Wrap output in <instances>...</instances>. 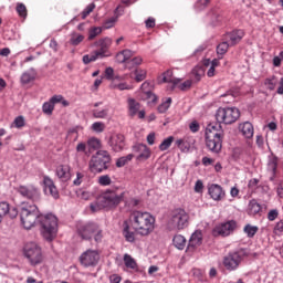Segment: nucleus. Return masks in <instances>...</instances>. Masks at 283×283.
<instances>
[{
    "label": "nucleus",
    "mask_w": 283,
    "mask_h": 283,
    "mask_svg": "<svg viewBox=\"0 0 283 283\" xmlns=\"http://www.w3.org/2000/svg\"><path fill=\"white\" fill-rule=\"evenodd\" d=\"M128 222L133 231H135L137 235H142V238L151 235V232L156 230V217L147 211H133Z\"/></svg>",
    "instance_id": "f257e3e1"
},
{
    "label": "nucleus",
    "mask_w": 283,
    "mask_h": 283,
    "mask_svg": "<svg viewBox=\"0 0 283 283\" xmlns=\"http://www.w3.org/2000/svg\"><path fill=\"white\" fill-rule=\"evenodd\" d=\"M224 132L220 124H209L206 128V147L212 154H220L222 151V138Z\"/></svg>",
    "instance_id": "f03ea898"
},
{
    "label": "nucleus",
    "mask_w": 283,
    "mask_h": 283,
    "mask_svg": "<svg viewBox=\"0 0 283 283\" xmlns=\"http://www.w3.org/2000/svg\"><path fill=\"white\" fill-rule=\"evenodd\" d=\"M38 224H40V231L44 240L52 242L56 238V233H59V219L56 216L52 213L40 214Z\"/></svg>",
    "instance_id": "7ed1b4c3"
},
{
    "label": "nucleus",
    "mask_w": 283,
    "mask_h": 283,
    "mask_svg": "<svg viewBox=\"0 0 283 283\" xmlns=\"http://www.w3.org/2000/svg\"><path fill=\"white\" fill-rule=\"evenodd\" d=\"M41 218V211L36 205H30L23 202L20 206V220L21 224L24 229L30 230L36 224H39V220Z\"/></svg>",
    "instance_id": "20e7f679"
},
{
    "label": "nucleus",
    "mask_w": 283,
    "mask_h": 283,
    "mask_svg": "<svg viewBox=\"0 0 283 283\" xmlns=\"http://www.w3.org/2000/svg\"><path fill=\"white\" fill-rule=\"evenodd\" d=\"M109 153L107 150H98L92 156L88 163V169L91 174H103L107 170V165H109Z\"/></svg>",
    "instance_id": "39448f33"
},
{
    "label": "nucleus",
    "mask_w": 283,
    "mask_h": 283,
    "mask_svg": "<svg viewBox=\"0 0 283 283\" xmlns=\"http://www.w3.org/2000/svg\"><path fill=\"white\" fill-rule=\"evenodd\" d=\"M189 227V213L185 209H176L168 221L169 231H182Z\"/></svg>",
    "instance_id": "423d86ee"
},
{
    "label": "nucleus",
    "mask_w": 283,
    "mask_h": 283,
    "mask_svg": "<svg viewBox=\"0 0 283 283\" xmlns=\"http://www.w3.org/2000/svg\"><path fill=\"white\" fill-rule=\"evenodd\" d=\"M77 233L82 240H92V238H94L95 242L103 240V230L94 222L80 224L77 227Z\"/></svg>",
    "instance_id": "0eeeda50"
},
{
    "label": "nucleus",
    "mask_w": 283,
    "mask_h": 283,
    "mask_svg": "<svg viewBox=\"0 0 283 283\" xmlns=\"http://www.w3.org/2000/svg\"><path fill=\"white\" fill-rule=\"evenodd\" d=\"M23 255L27 258L31 266H36L43 262V251L36 242H29L23 248Z\"/></svg>",
    "instance_id": "6e6552de"
},
{
    "label": "nucleus",
    "mask_w": 283,
    "mask_h": 283,
    "mask_svg": "<svg viewBox=\"0 0 283 283\" xmlns=\"http://www.w3.org/2000/svg\"><path fill=\"white\" fill-rule=\"evenodd\" d=\"M216 118L218 123L214 125H220L221 123H224V125H231L240 118V109L237 107L218 108Z\"/></svg>",
    "instance_id": "1a4fd4ad"
},
{
    "label": "nucleus",
    "mask_w": 283,
    "mask_h": 283,
    "mask_svg": "<svg viewBox=\"0 0 283 283\" xmlns=\"http://www.w3.org/2000/svg\"><path fill=\"white\" fill-rule=\"evenodd\" d=\"M123 196L125 193H117L114 190H106L99 196V202H102V207L105 209H114V207H118L123 200Z\"/></svg>",
    "instance_id": "9d476101"
},
{
    "label": "nucleus",
    "mask_w": 283,
    "mask_h": 283,
    "mask_svg": "<svg viewBox=\"0 0 283 283\" xmlns=\"http://www.w3.org/2000/svg\"><path fill=\"white\" fill-rule=\"evenodd\" d=\"M101 261V253L98 250L87 249L80 255V263L85 269H90V266H96Z\"/></svg>",
    "instance_id": "9b49d317"
},
{
    "label": "nucleus",
    "mask_w": 283,
    "mask_h": 283,
    "mask_svg": "<svg viewBox=\"0 0 283 283\" xmlns=\"http://www.w3.org/2000/svg\"><path fill=\"white\" fill-rule=\"evenodd\" d=\"M235 229H238V222L230 220L214 227L212 230V235L214 238H218V235H221V238H227L231 235Z\"/></svg>",
    "instance_id": "f8f14e48"
},
{
    "label": "nucleus",
    "mask_w": 283,
    "mask_h": 283,
    "mask_svg": "<svg viewBox=\"0 0 283 283\" xmlns=\"http://www.w3.org/2000/svg\"><path fill=\"white\" fill-rule=\"evenodd\" d=\"M18 193H20L22 198H27L28 200H32L33 202H38V200H41V192L34 186H20L18 187Z\"/></svg>",
    "instance_id": "ddd939ff"
},
{
    "label": "nucleus",
    "mask_w": 283,
    "mask_h": 283,
    "mask_svg": "<svg viewBox=\"0 0 283 283\" xmlns=\"http://www.w3.org/2000/svg\"><path fill=\"white\" fill-rule=\"evenodd\" d=\"M242 262V255L238 252H231L223 258V266L227 271H237Z\"/></svg>",
    "instance_id": "4468645a"
},
{
    "label": "nucleus",
    "mask_w": 283,
    "mask_h": 283,
    "mask_svg": "<svg viewBox=\"0 0 283 283\" xmlns=\"http://www.w3.org/2000/svg\"><path fill=\"white\" fill-rule=\"evenodd\" d=\"M133 151L136 154V160H138V163H145V160L151 158V149L145 144L135 145Z\"/></svg>",
    "instance_id": "2eb2a0df"
},
{
    "label": "nucleus",
    "mask_w": 283,
    "mask_h": 283,
    "mask_svg": "<svg viewBox=\"0 0 283 283\" xmlns=\"http://www.w3.org/2000/svg\"><path fill=\"white\" fill-rule=\"evenodd\" d=\"M43 185H44V193L45 196H51L54 200H59V189L54 185V180L49 176L43 177Z\"/></svg>",
    "instance_id": "dca6fc26"
},
{
    "label": "nucleus",
    "mask_w": 283,
    "mask_h": 283,
    "mask_svg": "<svg viewBox=\"0 0 283 283\" xmlns=\"http://www.w3.org/2000/svg\"><path fill=\"white\" fill-rule=\"evenodd\" d=\"M109 147L113 151H123L125 149V135L116 134L113 135L108 142Z\"/></svg>",
    "instance_id": "f3484780"
},
{
    "label": "nucleus",
    "mask_w": 283,
    "mask_h": 283,
    "mask_svg": "<svg viewBox=\"0 0 283 283\" xmlns=\"http://www.w3.org/2000/svg\"><path fill=\"white\" fill-rule=\"evenodd\" d=\"M122 234L125 241L129 242V244L136 243V231L132 230V223H129V221H124Z\"/></svg>",
    "instance_id": "a211bd4d"
},
{
    "label": "nucleus",
    "mask_w": 283,
    "mask_h": 283,
    "mask_svg": "<svg viewBox=\"0 0 283 283\" xmlns=\"http://www.w3.org/2000/svg\"><path fill=\"white\" fill-rule=\"evenodd\" d=\"M55 174H56L57 178L60 180H62V182H67V180H70V178H72V168L67 164L60 165L56 167Z\"/></svg>",
    "instance_id": "6ab92c4d"
},
{
    "label": "nucleus",
    "mask_w": 283,
    "mask_h": 283,
    "mask_svg": "<svg viewBox=\"0 0 283 283\" xmlns=\"http://www.w3.org/2000/svg\"><path fill=\"white\" fill-rule=\"evenodd\" d=\"M8 213L11 218H17L19 211H17V208L10 209V205L6 201L0 202V222H3V218H6Z\"/></svg>",
    "instance_id": "aec40b11"
},
{
    "label": "nucleus",
    "mask_w": 283,
    "mask_h": 283,
    "mask_svg": "<svg viewBox=\"0 0 283 283\" xmlns=\"http://www.w3.org/2000/svg\"><path fill=\"white\" fill-rule=\"evenodd\" d=\"M95 45L99 48L97 54H99L102 59H105V56H107V50H109V46L112 45V39H101L97 42H95Z\"/></svg>",
    "instance_id": "412c9836"
},
{
    "label": "nucleus",
    "mask_w": 283,
    "mask_h": 283,
    "mask_svg": "<svg viewBox=\"0 0 283 283\" xmlns=\"http://www.w3.org/2000/svg\"><path fill=\"white\" fill-rule=\"evenodd\" d=\"M208 193L216 201H220L224 197V190L218 184H212L208 188Z\"/></svg>",
    "instance_id": "4be33fe9"
},
{
    "label": "nucleus",
    "mask_w": 283,
    "mask_h": 283,
    "mask_svg": "<svg viewBox=\"0 0 283 283\" xmlns=\"http://www.w3.org/2000/svg\"><path fill=\"white\" fill-rule=\"evenodd\" d=\"M202 244V231H195L188 242V249H198Z\"/></svg>",
    "instance_id": "5701e85b"
},
{
    "label": "nucleus",
    "mask_w": 283,
    "mask_h": 283,
    "mask_svg": "<svg viewBox=\"0 0 283 283\" xmlns=\"http://www.w3.org/2000/svg\"><path fill=\"white\" fill-rule=\"evenodd\" d=\"M239 130L241 132L242 136H244V138H248V139L253 138L254 128L251 122H245L243 124H240Z\"/></svg>",
    "instance_id": "b1692460"
},
{
    "label": "nucleus",
    "mask_w": 283,
    "mask_h": 283,
    "mask_svg": "<svg viewBox=\"0 0 283 283\" xmlns=\"http://www.w3.org/2000/svg\"><path fill=\"white\" fill-rule=\"evenodd\" d=\"M207 19L209 23H211V25H218V23L222 21V15L220 14V11H218V9L213 8L209 10Z\"/></svg>",
    "instance_id": "393cba45"
},
{
    "label": "nucleus",
    "mask_w": 283,
    "mask_h": 283,
    "mask_svg": "<svg viewBox=\"0 0 283 283\" xmlns=\"http://www.w3.org/2000/svg\"><path fill=\"white\" fill-rule=\"evenodd\" d=\"M203 65L206 67H209L208 72H207V76H209L210 78L216 76V67H218L220 65V61H218L217 59L214 60H205Z\"/></svg>",
    "instance_id": "a878e982"
},
{
    "label": "nucleus",
    "mask_w": 283,
    "mask_h": 283,
    "mask_svg": "<svg viewBox=\"0 0 283 283\" xmlns=\"http://www.w3.org/2000/svg\"><path fill=\"white\" fill-rule=\"evenodd\" d=\"M36 78V70L29 69L21 75V83L22 85H28L29 83H32Z\"/></svg>",
    "instance_id": "bb28decb"
},
{
    "label": "nucleus",
    "mask_w": 283,
    "mask_h": 283,
    "mask_svg": "<svg viewBox=\"0 0 283 283\" xmlns=\"http://www.w3.org/2000/svg\"><path fill=\"white\" fill-rule=\"evenodd\" d=\"M128 103V116H136L138 114V112H140V103H138L136 99L134 98H128L127 99Z\"/></svg>",
    "instance_id": "cd10ccee"
},
{
    "label": "nucleus",
    "mask_w": 283,
    "mask_h": 283,
    "mask_svg": "<svg viewBox=\"0 0 283 283\" xmlns=\"http://www.w3.org/2000/svg\"><path fill=\"white\" fill-rule=\"evenodd\" d=\"M230 39V45H237V43H240L242 39H244V31L243 30H235L229 33Z\"/></svg>",
    "instance_id": "c85d7f7f"
},
{
    "label": "nucleus",
    "mask_w": 283,
    "mask_h": 283,
    "mask_svg": "<svg viewBox=\"0 0 283 283\" xmlns=\"http://www.w3.org/2000/svg\"><path fill=\"white\" fill-rule=\"evenodd\" d=\"M180 81L182 80L178 77H174V72L171 71H166L163 74V83H171L172 87H176L180 83Z\"/></svg>",
    "instance_id": "c756f323"
},
{
    "label": "nucleus",
    "mask_w": 283,
    "mask_h": 283,
    "mask_svg": "<svg viewBox=\"0 0 283 283\" xmlns=\"http://www.w3.org/2000/svg\"><path fill=\"white\" fill-rule=\"evenodd\" d=\"M133 56H134V51L126 49L117 53L116 61L117 63H127V61H129V59H132Z\"/></svg>",
    "instance_id": "7c9ffc66"
},
{
    "label": "nucleus",
    "mask_w": 283,
    "mask_h": 283,
    "mask_svg": "<svg viewBox=\"0 0 283 283\" xmlns=\"http://www.w3.org/2000/svg\"><path fill=\"white\" fill-rule=\"evenodd\" d=\"M172 244L178 249L179 251L185 250V247H187V239L182 234H176L172 238Z\"/></svg>",
    "instance_id": "2f4dec72"
},
{
    "label": "nucleus",
    "mask_w": 283,
    "mask_h": 283,
    "mask_svg": "<svg viewBox=\"0 0 283 283\" xmlns=\"http://www.w3.org/2000/svg\"><path fill=\"white\" fill-rule=\"evenodd\" d=\"M261 211L262 206L255 199L250 200L248 206L249 216H258V213H260Z\"/></svg>",
    "instance_id": "473e14b6"
},
{
    "label": "nucleus",
    "mask_w": 283,
    "mask_h": 283,
    "mask_svg": "<svg viewBox=\"0 0 283 283\" xmlns=\"http://www.w3.org/2000/svg\"><path fill=\"white\" fill-rule=\"evenodd\" d=\"M111 88L112 90H118L119 92H125V91H130V90H134V85L132 84H127V82H116V81H113L111 83Z\"/></svg>",
    "instance_id": "72a5a7b5"
},
{
    "label": "nucleus",
    "mask_w": 283,
    "mask_h": 283,
    "mask_svg": "<svg viewBox=\"0 0 283 283\" xmlns=\"http://www.w3.org/2000/svg\"><path fill=\"white\" fill-rule=\"evenodd\" d=\"M268 171L270 174V180H274L275 171H277V158L271 157L268 161Z\"/></svg>",
    "instance_id": "f704fd0d"
},
{
    "label": "nucleus",
    "mask_w": 283,
    "mask_h": 283,
    "mask_svg": "<svg viewBox=\"0 0 283 283\" xmlns=\"http://www.w3.org/2000/svg\"><path fill=\"white\" fill-rule=\"evenodd\" d=\"M124 264L126 269H130L132 271H138V263H136V259L129 254H124Z\"/></svg>",
    "instance_id": "c9c22d12"
},
{
    "label": "nucleus",
    "mask_w": 283,
    "mask_h": 283,
    "mask_svg": "<svg viewBox=\"0 0 283 283\" xmlns=\"http://www.w3.org/2000/svg\"><path fill=\"white\" fill-rule=\"evenodd\" d=\"M176 147H178V149H180V151H182L184 154L189 153V149H191V145L189 144V140L185 139V138H180L177 139L175 142Z\"/></svg>",
    "instance_id": "e433bc0d"
},
{
    "label": "nucleus",
    "mask_w": 283,
    "mask_h": 283,
    "mask_svg": "<svg viewBox=\"0 0 283 283\" xmlns=\"http://www.w3.org/2000/svg\"><path fill=\"white\" fill-rule=\"evenodd\" d=\"M258 231H260V228L251 223H247L243 227V233H245L247 238H255V233H258Z\"/></svg>",
    "instance_id": "4c0bfd02"
},
{
    "label": "nucleus",
    "mask_w": 283,
    "mask_h": 283,
    "mask_svg": "<svg viewBox=\"0 0 283 283\" xmlns=\"http://www.w3.org/2000/svg\"><path fill=\"white\" fill-rule=\"evenodd\" d=\"M277 83L279 80L275 75H271L264 80V85L270 92H273L277 87Z\"/></svg>",
    "instance_id": "58836bf2"
},
{
    "label": "nucleus",
    "mask_w": 283,
    "mask_h": 283,
    "mask_svg": "<svg viewBox=\"0 0 283 283\" xmlns=\"http://www.w3.org/2000/svg\"><path fill=\"white\" fill-rule=\"evenodd\" d=\"M98 59H103L98 51H95L91 54H86L83 56L82 61L84 65H88V63H94V61H98Z\"/></svg>",
    "instance_id": "ea45409f"
},
{
    "label": "nucleus",
    "mask_w": 283,
    "mask_h": 283,
    "mask_svg": "<svg viewBox=\"0 0 283 283\" xmlns=\"http://www.w3.org/2000/svg\"><path fill=\"white\" fill-rule=\"evenodd\" d=\"M133 74L135 75L136 83H142L147 78V71L144 69H136Z\"/></svg>",
    "instance_id": "a19ab883"
},
{
    "label": "nucleus",
    "mask_w": 283,
    "mask_h": 283,
    "mask_svg": "<svg viewBox=\"0 0 283 283\" xmlns=\"http://www.w3.org/2000/svg\"><path fill=\"white\" fill-rule=\"evenodd\" d=\"M88 151L101 149V140L96 137H92L87 140Z\"/></svg>",
    "instance_id": "79ce46f5"
},
{
    "label": "nucleus",
    "mask_w": 283,
    "mask_h": 283,
    "mask_svg": "<svg viewBox=\"0 0 283 283\" xmlns=\"http://www.w3.org/2000/svg\"><path fill=\"white\" fill-rule=\"evenodd\" d=\"M92 114L94 116V118H107V116H109V108H103V109H93Z\"/></svg>",
    "instance_id": "37998d69"
},
{
    "label": "nucleus",
    "mask_w": 283,
    "mask_h": 283,
    "mask_svg": "<svg viewBox=\"0 0 283 283\" xmlns=\"http://www.w3.org/2000/svg\"><path fill=\"white\" fill-rule=\"evenodd\" d=\"M84 39L85 36H83V34L73 32L71 33L70 43L71 45H80L81 43H83Z\"/></svg>",
    "instance_id": "c03bdc74"
},
{
    "label": "nucleus",
    "mask_w": 283,
    "mask_h": 283,
    "mask_svg": "<svg viewBox=\"0 0 283 283\" xmlns=\"http://www.w3.org/2000/svg\"><path fill=\"white\" fill-rule=\"evenodd\" d=\"M143 64V57L136 56L130 61L126 62V70H134V67H138V65Z\"/></svg>",
    "instance_id": "a18cd8bd"
},
{
    "label": "nucleus",
    "mask_w": 283,
    "mask_h": 283,
    "mask_svg": "<svg viewBox=\"0 0 283 283\" xmlns=\"http://www.w3.org/2000/svg\"><path fill=\"white\" fill-rule=\"evenodd\" d=\"M134 155L133 154H128L127 156L120 157L116 160V167L120 168V167H125V165H127L128 163H130V160H133Z\"/></svg>",
    "instance_id": "49530a36"
},
{
    "label": "nucleus",
    "mask_w": 283,
    "mask_h": 283,
    "mask_svg": "<svg viewBox=\"0 0 283 283\" xmlns=\"http://www.w3.org/2000/svg\"><path fill=\"white\" fill-rule=\"evenodd\" d=\"M171 97H167L166 99H164L157 108L159 114H165V112H167V109L171 107Z\"/></svg>",
    "instance_id": "de8ad7c7"
},
{
    "label": "nucleus",
    "mask_w": 283,
    "mask_h": 283,
    "mask_svg": "<svg viewBox=\"0 0 283 283\" xmlns=\"http://www.w3.org/2000/svg\"><path fill=\"white\" fill-rule=\"evenodd\" d=\"M42 112L48 116H52V113L54 112V104L50 99L44 102L42 105Z\"/></svg>",
    "instance_id": "09e8293b"
},
{
    "label": "nucleus",
    "mask_w": 283,
    "mask_h": 283,
    "mask_svg": "<svg viewBox=\"0 0 283 283\" xmlns=\"http://www.w3.org/2000/svg\"><path fill=\"white\" fill-rule=\"evenodd\" d=\"M174 143V136H169L166 139H164L161 142V144L159 145V150L160 151H167V149H169V147H171V144Z\"/></svg>",
    "instance_id": "8fccbe9b"
},
{
    "label": "nucleus",
    "mask_w": 283,
    "mask_h": 283,
    "mask_svg": "<svg viewBox=\"0 0 283 283\" xmlns=\"http://www.w3.org/2000/svg\"><path fill=\"white\" fill-rule=\"evenodd\" d=\"M97 182L101 187H109L112 185V177L109 175H102L98 177Z\"/></svg>",
    "instance_id": "3c124183"
},
{
    "label": "nucleus",
    "mask_w": 283,
    "mask_h": 283,
    "mask_svg": "<svg viewBox=\"0 0 283 283\" xmlns=\"http://www.w3.org/2000/svg\"><path fill=\"white\" fill-rule=\"evenodd\" d=\"M91 129L96 134H103V132H105V123L95 122L92 124Z\"/></svg>",
    "instance_id": "603ef678"
},
{
    "label": "nucleus",
    "mask_w": 283,
    "mask_h": 283,
    "mask_svg": "<svg viewBox=\"0 0 283 283\" xmlns=\"http://www.w3.org/2000/svg\"><path fill=\"white\" fill-rule=\"evenodd\" d=\"M209 3H211V0H197L195 8L198 12H202Z\"/></svg>",
    "instance_id": "864d4df0"
},
{
    "label": "nucleus",
    "mask_w": 283,
    "mask_h": 283,
    "mask_svg": "<svg viewBox=\"0 0 283 283\" xmlns=\"http://www.w3.org/2000/svg\"><path fill=\"white\" fill-rule=\"evenodd\" d=\"M13 126L17 129H21L22 127H25V117H23L21 115L15 117L14 120H13Z\"/></svg>",
    "instance_id": "5fc2aeb1"
},
{
    "label": "nucleus",
    "mask_w": 283,
    "mask_h": 283,
    "mask_svg": "<svg viewBox=\"0 0 283 283\" xmlns=\"http://www.w3.org/2000/svg\"><path fill=\"white\" fill-rule=\"evenodd\" d=\"M15 10H17L19 17H22V19H25V17H28V9L25 8V4L18 3Z\"/></svg>",
    "instance_id": "6e6d98bb"
},
{
    "label": "nucleus",
    "mask_w": 283,
    "mask_h": 283,
    "mask_svg": "<svg viewBox=\"0 0 283 283\" xmlns=\"http://www.w3.org/2000/svg\"><path fill=\"white\" fill-rule=\"evenodd\" d=\"M228 50H229V42H222L217 46V54H220L222 56L223 54H227Z\"/></svg>",
    "instance_id": "4d7b16f0"
},
{
    "label": "nucleus",
    "mask_w": 283,
    "mask_h": 283,
    "mask_svg": "<svg viewBox=\"0 0 283 283\" xmlns=\"http://www.w3.org/2000/svg\"><path fill=\"white\" fill-rule=\"evenodd\" d=\"M101 209H105V207H103V201H101L98 197L97 202L91 203V211L96 213V211H101Z\"/></svg>",
    "instance_id": "13d9d810"
},
{
    "label": "nucleus",
    "mask_w": 283,
    "mask_h": 283,
    "mask_svg": "<svg viewBox=\"0 0 283 283\" xmlns=\"http://www.w3.org/2000/svg\"><path fill=\"white\" fill-rule=\"evenodd\" d=\"M67 138L73 142L78 140V128H71L67 133Z\"/></svg>",
    "instance_id": "bf43d9fd"
},
{
    "label": "nucleus",
    "mask_w": 283,
    "mask_h": 283,
    "mask_svg": "<svg viewBox=\"0 0 283 283\" xmlns=\"http://www.w3.org/2000/svg\"><path fill=\"white\" fill-rule=\"evenodd\" d=\"M101 32H103V30L101 28L91 29L90 33H88V41H93V39H96V36H98V34H101Z\"/></svg>",
    "instance_id": "052dcab7"
},
{
    "label": "nucleus",
    "mask_w": 283,
    "mask_h": 283,
    "mask_svg": "<svg viewBox=\"0 0 283 283\" xmlns=\"http://www.w3.org/2000/svg\"><path fill=\"white\" fill-rule=\"evenodd\" d=\"M117 21L118 17L114 15L104 22V28H106V30H109V28H114V23H116Z\"/></svg>",
    "instance_id": "680f3d73"
},
{
    "label": "nucleus",
    "mask_w": 283,
    "mask_h": 283,
    "mask_svg": "<svg viewBox=\"0 0 283 283\" xmlns=\"http://www.w3.org/2000/svg\"><path fill=\"white\" fill-rule=\"evenodd\" d=\"M94 8H96V4L91 3L88 4L85 10L82 12V19H85L88 14H92L94 12Z\"/></svg>",
    "instance_id": "e2e57ef3"
},
{
    "label": "nucleus",
    "mask_w": 283,
    "mask_h": 283,
    "mask_svg": "<svg viewBox=\"0 0 283 283\" xmlns=\"http://www.w3.org/2000/svg\"><path fill=\"white\" fill-rule=\"evenodd\" d=\"M202 191H205V184L202 182V180H197L195 184V192L202 193Z\"/></svg>",
    "instance_id": "0e129e2a"
},
{
    "label": "nucleus",
    "mask_w": 283,
    "mask_h": 283,
    "mask_svg": "<svg viewBox=\"0 0 283 283\" xmlns=\"http://www.w3.org/2000/svg\"><path fill=\"white\" fill-rule=\"evenodd\" d=\"M277 216H280V212L277 211V209H272L268 213V220H270V222H273V220H275Z\"/></svg>",
    "instance_id": "69168bd1"
},
{
    "label": "nucleus",
    "mask_w": 283,
    "mask_h": 283,
    "mask_svg": "<svg viewBox=\"0 0 283 283\" xmlns=\"http://www.w3.org/2000/svg\"><path fill=\"white\" fill-rule=\"evenodd\" d=\"M105 76L107 81L114 80V69L112 66L105 69Z\"/></svg>",
    "instance_id": "338daca9"
},
{
    "label": "nucleus",
    "mask_w": 283,
    "mask_h": 283,
    "mask_svg": "<svg viewBox=\"0 0 283 283\" xmlns=\"http://www.w3.org/2000/svg\"><path fill=\"white\" fill-rule=\"evenodd\" d=\"M123 277L118 274H113L109 276V283H120Z\"/></svg>",
    "instance_id": "774afa93"
}]
</instances>
